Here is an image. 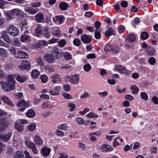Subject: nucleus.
Wrapping results in <instances>:
<instances>
[{
	"label": "nucleus",
	"instance_id": "nucleus-1",
	"mask_svg": "<svg viewBox=\"0 0 158 158\" xmlns=\"http://www.w3.org/2000/svg\"><path fill=\"white\" fill-rule=\"evenodd\" d=\"M14 78L19 82H23L27 80V77L18 73L14 74L13 76L11 75L9 76L7 79V83L5 81H0L2 88L5 91L10 92L15 89V81Z\"/></svg>",
	"mask_w": 158,
	"mask_h": 158
},
{
	"label": "nucleus",
	"instance_id": "nucleus-2",
	"mask_svg": "<svg viewBox=\"0 0 158 158\" xmlns=\"http://www.w3.org/2000/svg\"><path fill=\"white\" fill-rule=\"evenodd\" d=\"M22 11L18 9H15L8 12L6 13V15L11 19L15 17H21Z\"/></svg>",
	"mask_w": 158,
	"mask_h": 158
},
{
	"label": "nucleus",
	"instance_id": "nucleus-3",
	"mask_svg": "<svg viewBox=\"0 0 158 158\" xmlns=\"http://www.w3.org/2000/svg\"><path fill=\"white\" fill-rule=\"evenodd\" d=\"M10 123L7 120L6 118H0V130L3 131L6 130L10 125Z\"/></svg>",
	"mask_w": 158,
	"mask_h": 158
},
{
	"label": "nucleus",
	"instance_id": "nucleus-4",
	"mask_svg": "<svg viewBox=\"0 0 158 158\" xmlns=\"http://www.w3.org/2000/svg\"><path fill=\"white\" fill-rule=\"evenodd\" d=\"M6 31L12 36H17L19 33V30L13 25H10L7 29Z\"/></svg>",
	"mask_w": 158,
	"mask_h": 158
},
{
	"label": "nucleus",
	"instance_id": "nucleus-5",
	"mask_svg": "<svg viewBox=\"0 0 158 158\" xmlns=\"http://www.w3.org/2000/svg\"><path fill=\"white\" fill-rule=\"evenodd\" d=\"M51 54L55 58L57 59H60L63 56V52H59L58 48L56 47H53Z\"/></svg>",
	"mask_w": 158,
	"mask_h": 158
},
{
	"label": "nucleus",
	"instance_id": "nucleus-6",
	"mask_svg": "<svg viewBox=\"0 0 158 158\" xmlns=\"http://www.w3.org/2000/svg\"><path fill=\"white\" fill-rule=\"evenodd\" d=\"M66 80L72 84L75 85L78 84L79 78L78 75H74L72 76L67 77Z\"/></svg>",
	"mask_w": 158,
	"mask_h": 158
},
{
	"label": "nucleus",
	"instance_id": "nucleus-7",
	"mask_svg": "<svg viewBox=\"0 0 158 158\" xmlns=\"http://www.w3.org/2000/svg\"><path fill=\"white\" fill-rule=\"evenodd\" d=\"M17 106L18 107H22L19 109V110L23 111L26 107L29 106L28 103L25 101L24 99H21L17 104Z\"/></svg>",
	"mask_w": 158,
	"mask_h": 158
},
{
	"label": "nucleus",
	"instance_id": "nucleus-8",
	"mask_svg": "<svg viewBox=\"0 0 158 158\" xmlns=\"http://www.w3.org/2000/svg\"><path fill=\"white\" fill-rule=\"evenodd\" d=\"M22 65L19 66V68L22 70H28L30 68V63L27 60H23L22 62Z\"/></svg>",
	"mask_w": 158,
	"mask_h": 158
},
{
	"label": "nucleus",
	"instance_id": "nucleus-9",
	"mask_svg": "<svg viewBox=\"0 0 158 158\" xmlns=\"http://www.w3.org/2000/svg\"><path fill=\"white\" fill-rule=\"evenodd\" d=\"M114 70V71H118L120 73H123L127 74L129 73L128 71L126 69L125 67L121 65H116Z\"/></svg>",
	"mask_w": 158,
	"mask_h": 158
},
{
	"label": "nucleus",
	"instance_id": "nucleus-10",
	"mask_svg": "<svg viewBox=\"0 0 158 158\" xmlns=\"http://www.w3.org/2000/svg\"><path fill=\"white\" fill-rule=\"evenodd\" d=\"M16 58L19 59H24L28 57L27 53L21 51H18L16 54H15Z\"/></svg>",
	"mask_w": 158,
	"mask_h": 158
},
{
	"label": "nucleus",
	"instance_id": "nucleus-11",
	"mask_svg": "<svg viewBox=\"0 0 158 158\" xmlns=\"http://www.w3.org/2000/svg\"><path fill=\"white\" fill-rule=\"evenodd\" d=\"M54 57L52 54L47 53L44 56V58L49 63H52L55 60Z\"/></svg>",
	"mask_w": 158,
	"mask_h": 158
},
{
	"label": "nucleus",
	"instance_id": "nucleus-12",
	"mask_svg": "<svg viewBox=\"0 0 158 158\" xmlns=\"http://www.w3.org/2000/svg\"><path fill=\"white\" fill-rule=\"evenodd\" d=\"M81 39L82 41L85 43L88 44L92 40L91 37L87 35H81Z\"/></svg>",
	"mask_w": 158,
	"mask_h": 158
},
{
	"label": "nucleus",
	"instance_id": "nucleus-13",
	"mask_svg": "<svg viewBox=\"0 0 158 158\" xmlns=\"http://www.w3.org/2000/svg\"><path fill=\"white\" fill-rule=\"evenodd\" d=\"M51 151L50 148L45 146L41 149V153L44 156L47 157L49 155Z\"/></svg>",
	"mask_w": 158,
	"mask_h": 158
},
{
	"label": "nucleus",
	"instance_id": "nucleus-14",
	"mask_svg": "<svg viewBox=\"0 0 158 158\" xmlns=\"http://www.w3.org/2000/svg\"><path fill=\"white\" fill-rule=\"evenodd\" d=\"M60 86H55L53 89H52L50 91V93L52 95H57L59 94L60 89Z\"/></svg>",
	"mask_w": 158,
	"mask_h": 158
},
{
	"label": "nucleus",
	"instance_id": "nucleus-15",
	"mask_svg": "<svg viewBox=\"0 0 158 158\" xmlns=\"http://www.w3.org/2000/svg\"><path fill=\"white\" fill-rule=\"evenodd\" d=\"M44 27L41 25H39L36 27L35 31V34L36 36H39L42 34Z\"/></svg>",
	"mask_w": 158,
	"mask_h": 158
},
{
	"label": "nucleus",
	"instance_id": "nucleus-16",
	"mask_svg": "<svg viewBox=\"0 0 158 158\" xmlns=\"http://www.w3.org/2000/svg\"><path fill=\"white\" fill-rule=\"evenodd\" d=\"M12 132H9L7 134L4 135H0V139L5 142L9 141L12 135Z\"/></svg>",
	"mask_w": 158,
	"mask_h": 158
},
{
	"label": "nucleus",
	"instance_id": "nucleus-17",
	"mask_svg": "<svg viewBox=\"0 0 158 158\" xmlns=\"http://www.w3.org/2000/svg\"><path fill=\"white\" fill-rule=\"evenodd\" d=\"M100 150L102 152H109L113 150V148L109 145L106 144L103 145L100 148Z\"/></svg>",
	"mask_w": 158,
	"mask_h": 158
},
{
	"label": "nucleus",
	"instance_id": "nucleus-18",
	"mask_svg": "<svg viewBox=\"0 0 158 158\" xmlns=\"http://www.w3.org/2000/svg\"><path fill=\"white\" fill-rule=\"evenodd\" d=\"M9 35L8 32L7 31L6 32L3 33L1 36L2 38L7 43H10L11 42V40Z\"/></svg>",
	"mask_w": 158,
	"mask_h": 158
},
{
	"label": "nucleus",
	"instance_id": "nucleus-19",
	"mask_svg": "<svg viewBox=\"0 0 158 158\" xmlns=\"http://www.w3.org/2000/svg\"><path fill=\"white\" fill-rule=\"evenodd\" d=\"M35 20L38 23L41 22L44 18V14L42 13H38L35 16Z\"/></svg>",
	"mask_w": 158,
	"mask_h": 158
},
{
	"label": "nucleus",
	"instance_id": "nucleus-20",
	"mask_svg": "<svg viewBox=\"0 0 158 158\" xmlns=\"http://www.w3.org/2000/svg\"><path fill=\"white\" fill-rule=\"evenodd\" d=\"M52 81V83H55L57 81H59L60 80V77L59 75L55 74L51 77Z\"/></svg>",
	"mask_w": 158,
	"mask_h": 158
},
{
	"label": "nucleus",
	"instance_id": "nucleus-21",
	"mask_svg": "<svg viewBox=\"0 0 158 158\" xmlns=\"http://www.w3.org/2000/svg\"><path fill=\"white\" fill-rule=\"evenodd\" d=\"M14 127L15 129L17 130L19 132H22L23 131L24 126L23 125L15 123Z\"/></svg>",
	"mask_w": 158,
	"mask_h": 158
},
{
	"label": "nucleus",
	"instance_id": "nucleus-22",
	"mask_svg": "<svg viewBox=\"0 0 158 158\" xmlns=\"http://www.w3.org/2000/svg\"><path fill=\"white\" fill-rule=\"evenodd\" d=\"M59 7L61 10H65L67 9L69 7V5L66 2H62L60 3Z\"/></svg>",
	"mask_w": 158,
	"mask_h": 158
},
{
	"label": "nucleus",
	"instance_id": "nucleus-23",
	"mask_svg": "<svg viewBox=\"0 0 158 158\" xmlns=\"http://www.w3.org/2000/svg\"><path fill=\"white\" fill-rule=\"evenodd\" d=\"M34 142L35 144L38 146H40L43 144V141L40 137L38 135L35 137Z\"/></svg>",
	"mask_w": 158,
	"mask_h": 158
},
{
	"label": "nucleus",
	"instance_id": "nucleus-24",
	"mask_svg": "<svg viewBox=\"0 0 158 158\" xmlns=\"http://www.w3.org/2000/svg\"><path fill=\"white\" fill-rule=\"evenodd\" d=\"M1 99L4 103L12 106H14L13 104L7 97L5 96H2L1 97Z\"/></svg>",
	"mask_w": 158,
	"mask_h": 158
},
{
	"label": "nucleus",
	"instance_id": "nucleus-25",
	"mask_svg": "<svg viewBox=\"0 0 158 158\" xmlns=\"http://www.w3.org/2000/svg\"><path fill=\"white\" fill-rule=\"evenodd\" d=\"M20 40L22 42L28 41L30 40V38L28 35L24 34L21 36Z\"/></svg>",
	"mask_w": 158,
	"mask_h": 158
},
{
	"label": "nucleus",
	"instance_id": "nucleus-26",
	"mask_svg": "<svg viewBox=\"0 0 158 158\" xmlns=\"http://www.w3.org/2000/svg\"><path fill=\"white\" fill-rule=\"evenodd\" d=\"M24 156L23 153L18 151L14 154L13 158H24Z\"/></svg>",
	"mask_w": 158,
	"mask_h": 158
},
{
	"label": "nucleus",
	"instance_id": "nucleus-27",
	"mask_svg": "<svg viewBox=\"0 0 158 158\" xmlns=\"http://www.w3.org/2000/svg\"><path fill=\"white\" fill-rule=\"evenodd\" d=\"M63 56L66 60H70L72 59V55L70 53L68 52H63Z\"/></svg>",
	"mask_w": 158,
	"mask_h": 158
},
{
	"label": "nucleus",
	"instance_id": "nucleus-28",
	"mask_svg": "<svg viewBox=\"0 0 158 158\" xmlns=\"http://www.w3.org/2000/svg\"><path fill=\"white\" fill-rule=\"evenodd\" d=\"M127 40L129 42H134L136 40L134 34H131L127 37Z\"/></svg>",
	"mask_w": 158,
	"mask_h": 158
},
{
	"label": "nucleus",
	"instance_id": "nucleus-29",
	"mask_svg": "<svg viewBox=\"0 0 158 158\" xmlns=\"http://www.w3.org/2000/svg\"><path fill=\"white\" fill-rule=\"evenodd\" d=\"M26 116L29 118H32L34 117L35 115V111L32 110H28L26 113Z\"/></svg>",
	"mask_w": 158,
	"mask_h": 158
},
{
	"label": "nucleus",
	"instance_id": "nucleus-30",
	"mask_svg": "<svg viewBox=\"0 0 158 158\" xmlns=\"http://www.w3.org/2000/svg\"><path fill=\"white\" fill-rule=\"evenodd\" d=\"M113 32V30L112 28H109L106 31L105 35L106 36H109L112 35Z\"/></svg>",
	"mask_w": 158,
	"mask_h": 158
},
{
	"label": "nucleus",
	"instance_id": "nucleus-31",
	"mask_svg": "<svg viewBox=\"0 0 158 158\" xmlns=\"http://www.w3.org/2000/svg\"><path fill=\"white\" fill-rule=\"evenodd\" d=\"M40 74V72L38 71L35 70H33L31 73V76L32 77L34 78H36Z\"/></svg>",
	"mask_w": 158,
	"mask_h": 158
},
{
	"label": "nucleus",
	"instance_id": "nucleus-32",
	"mask_svg": "<svg viewBox=\"0 0 158 158\" xmlns=\"http://www.w3.org/2000/svg\"><path fill=\"white\" fill-rule=\"evenodd\" d=\"M130 89L133 90L132 92V94H135V93H138L139 92V89L136 85H131L130 86Z\"/></svg>",
	"mask_w": 158,
	"mask_h": 158
},
{
	"label": "nucleus",
	"instance_id": "nucleus-33",
	"mask_svg": "<svg viewBox=\"0 0 158 158\" xmlns=\"http://www.w3.org/2000/svg\"><path fill=\"white\" fill-rule=\"evenodd\" d=\"M57 128L61 130L66 131L68 129V127L66 124L64 123L58 125Z\"/></svg>",
	"mask_w": 158,
	"mask_h": 158
},
{
	"label": "nucleus",
	"instance_id": "nucleus-34",
	"mask_svg": "<svg viewBox=\"0 0 158 158\" xmlns=\"http://www.w3.org/2000/svg\"><path fill=\"white\" fill-rule=\"evenodd\" d=\"M56 20L59 21V23L61 24L62 23L64 19V17L62 15H57L56 17Z\"/></svg>",
	"mask_w": 158,
	"mask_h": 158
},
{
	"label": "nucleus",
	"instance_id": "nucleus-35",
	"mask_svg": "<svg viewBox=\"0 0 158 158\" xmlns=\"http://www.w3.org/2000/svg\"><path fill=\"white\" fill-rule=\"evenodd\" d=\"M14 66L12 63H8L5 65L4 68L7 70H10L14 68Z\"/></svg>",
	"mask_w": 158,
	"mask_h": 158
},
{
	"label": "nucleus",
	"instance_id": "nucleus-36",
	"mask_svg": "<svg viewBox=\"0 0 158 158\" xmlns=\"http://www.w3.org/2000/svg\"><path fill=\"white\" fill-rule=\"evenodd\" d=\"M36 126L34 123H31L27 127L28 130L31 131H33L36 129Z\"/></svg>",
	"mask_w": 158,
	"mask_h": 158
},
{
	"label": "nucleus",
	"instance_id": "nucleus-37",
	"mask_svg": "<svg viewBox=\"0 0 158 158\" xmlns=\"http://www.w3.org/2000/svg\"><path fill=\"white\" fill-rule=\"evenodd\" d=\"M25 144L28 147L31 148V149L33 148V147H34L35 146L34 143L31 142L27 140L25 142Z\"/></svg>",
	"mask_w": 158,
	"mask_h": 158
},
{
	"label": "nucleus",
	"instance_id": "nucleus-38",
	"mask_svg": "<svg viewBox=\"0 0 158 158\" xmlns=\"http://www.w3.org/2000/svg\"><path fill=\"white\" fill-rule=\"evenodd\" d=\"M147 53L149 55H153L154 53V49L152 48H148L146 51Z\"/></svg>",
	"mask_w": 158,
	"mask_h": 158
},
{
	"label": "nucleus",
	"instance_id": "nucleus-39",
	"mask_svg": "<svg viewBox=\"0 0 158 158\" xmlns=\"http://www.w3.org/2000/svg\"><path fill=\"white\" fill-rule=\"evenodd\" d=\"M148 36V35L147 32H143L141 33L140 37L143 40H144L147 39Z\"/></svg>",
	"mask_w": 158,
	"mask_h": 158
},
{
	"label": "nucleus",
	"instance_id": "nucleus-40",
	"mask_svg": "<svg viewBox=\"0 0 158 158\" xmlns=\"http://www.w3.org/2000/svg\"><path fill=\"white\" fill-rule=\"evenodd\" d=\"M149 63L151 65H154L156 62V59L153 57H151L149 58L148 60Z\"/></svg>",
	"mask_w": 158,
	"mask_h": 158
},
{
	"label": "nucleus",
	"instance_id": "nucleus-41",
	"mask_svg": "<svg viewBox=\"0 0 158 158\" xmlns=\"http://www.w3.org/2000/svg\"><path fill=\"white\" fill-rule=\"evenodd\" d=\"M112 49V45L109 44H107L104 48V51L106 52L109 51H111Z\"/></svg>",
	"mask_w": 158,
	"mask_h": 158
},
{
	"label": "nucleus",
	"instance_id": "nucleus-42",
	"mask_svg": "<svg viewBox=\"0 0 158 158\" xmlns=\"http://www.w3.org/2000/svg\"><path fill=\"white\" fill-rule=\"evenodd\" d=\"M0 56L2 57L6 56V51L5 49L0 48Z\"/></svg>",
	"mask_w": 158,
	"mask_h": 158
},
{
	"label": "nucleus",
	"instance_id": "nucleus-43",
	"mask_svg": "<svg viewBox=\"0 0 158 158\" xmlns=\"http://www.w3.org/2000/svg\"><path fill=\"white\" fill-rule=\"evenodd\" d=\"M73 43L74 45L77 46H79L81 45V42L79 39H76L74 40L73 41Z\"/></svg>",
	"mask_w": 158,
	"mask_h": 158
},
{
	"label": "nucleus",
	"instance_id": "nucleus-44",
	"mask_svg": "<svg viewBox=\"0 0 158 158\" xmlns=\"http://www.w3.org/2000/svg\"><path fill=\"white\" fill-rule=\"evenodd\" d=\"M40 78L41 80V82L43 83H45L47 81L48 77L46 75H43L41 76Z\"/></svg>",
	"mask_w": 158,
	"mask_h": 158
},
{
	"label": "nucleus",
	"instance_id": "nucleus-45",
	"mask_svg": "<svg viewBox=\"0 0 158 158\" xmlns=\"http://www.w3.org/2000/svg\"><path fill=\"white\" fill-rule=\"evenodd\" d=\"M101 23L99 21H96L95 23L94 26L96 28V31H100L101 29H99V28L101 26Z\"/></svg>",
	"mask_w": 158,
	"mask_h": 158
},
{
	"label": "nucleus",
	"instance_id": "nucleus-46",
	"mask_svg": "<svg viewBox=\"0 0 158 158\" xmlns=\"http://www.w3.org/2000/svg\"><path fill=\"white\" fill-rule=\"evenodd\" d=\"M112 49L111 51H112V52L114 53H115L119 52V49L118 47L116 46H114L113 47L112 46Z\"/></svg>",
	"mask_w": 158,
	"mask_h": 158
},
{
	"label": "nucleus",
	"instance_id": "nucleus-47",
	"mask_svg": "<svg viewBox=\"0 0 158 158\" xmlns=\"http://www.w3.org/2000/svg\"><path fill=\"white\" fill-rule=\"evenodd\" d=\"M63 96L65 99H71L72 98V96L69 94L65 93L63 94Z\"/></svg>",
	"mask_w": 158,
	"mask_h": 158
},
{
	"label": "nucleus",
	"instance_id": "nucleus-48",
	"mask_svg": "<svg viewBox=\"0 0 158 158\" xmlns=\"http://www.w3.org/2000/svg\"><path fill=\"white\" fill-rule=\"evenodd\" d=\"M46 37H48V29L46 27H44V29L43 30L42 33Z\"/></svg>",
	"mask_w": 158,
	"mask_h": 158
},
{
	"label": "nucleus",
	"instance_id": "nucleus-49",
	"mask_svg": "<svg viewBox=\"0 0 158 158\" xmlns=\"http://www.w3.org/2000/svg\"><path fill=\"white\" fill-rule=\"evenodd\" d=\"M37 63L41 66H43L44 65V64L43 62L41 57H38L37 58Z\"/></svg>",
	"mask_w": 158,
	"mask_h": 158
},
{
	"label": "nucleus",
	"instance_id": "nucleus-50",
	"mask_svg": "<svg viewBox=\"0 0 158 158\" xmlns=\"http://www.w3.org/2000/svg\"><path fill=\"white\" fill-rule=\"evenodd\" d=\"M87 116L89 117H93L94 118H97L98 117V114H94L93 112H91L88 113Z\"/></svg>",
	"mask_w": 158,
	"mask_h": 158
},
{
	"label": "nucleus",
	"instance_id": "nucleus-51",
	"mask_svg": "<svg viewBox=\"0 0 158 158\" xmlns=\"http://www.w3.org/2000/svg\"><path fill=\"white\" fill-rule=\"evenodd\" d=\"M125 30L124 27L123 25H120L118 27V31L120 33H123Z\"/></svg>",
	"mask_w": 158,
	"mask_h": 158
},
{
	"label": "nucleus",
	"instance_id": "nucleus-52",
	"mask_svg": "<svg viewBox=\"0 0 158 158\" xmlns=\"http://www.w3.org/2000/svg\"><path fill=\"white\" fill-rule=\"evenodd\" d=\"M60 34V31L58 28H56L54 30L53 34L55 36H59Z\"/></svg>",
	"mask_w": 158,
	"mask_h": 158
},
{
	"label": "nucleus",
	"instance_id": "nucleus-53",
	"mask_svg": "<svg viewBox=\"0 0 158 158\" xmlns=\"http://www.w3.org/2000/svg\"><path fill=\"white\" fill-rule=\"evenodd\" d=\"M91 67V66L89 64H87L83 66L84 69L86 72L89 71Z\"/></svg>",
	"mask_w": 158,
	"mask_h": 158
},
{
	"label": "nucleus",
	"instance_id": "nucleus-54",
	"mask_svg": "<svg viewBox=\"0 0 158 158\" xmlns=\"http://www.w3.org/2000/svg\"><path fill=\"white\" fill-rule=\"evenodd\" d=\"M141 97L143 99L146 100L148 99V96L147 94L144 92H142L140 94Z\"/></svg>",
	"mask_w": 158,
	"mask_h": 158
},
{
	"label": "nucleus",
	"instance_id": "nucleus-55",
	"mask_svg": "<svg viewBox=\"0 0 158 158\" xmlns=\"http://www.w3.org/2000/svg\"><path fill=\"white\" fill-rule=\"evenodd\" d=\"M66 41L64 40H60L58 42V45L60 47H63L65 45Z\"/></svg>",
	"mask_w": 158,
	"mask_h": 158
},
{
	"label": "nucleus",
	"instance_id": "nucleus-56",
	"mask_svg": "<svg viewBox=\"0 0 158 158\" xmlns=\"http://www.w3.org/2000/svg\"><path fill=\"white\" fill-rule=\"evenodd\" d=\"M7 2L3 0H0V7L2 9H3L5 5L7 3Z\"/></svg>",
	"mask_w": 158,
	"mask_h": 158
},
{
	"label": "nucleus",
	"instance_id": "nucleus-57",
	"mask_svg": "<svg viewBox=\"0 0 158 158\" xmlns=\"http://www.w3.org/2000/svg\"><path fill=\"white\" fill-rule=\"evenodd\" d=\"M63 89L64 91L68 92L70 90L71 88L69 85L65 84L63 85Z\"/></svg>",
	"mask_w": 158,
	"mask_h": 158
},
{
	"label": "nucleus",
	"instance_id": "nucleus-58",
	"mask_svg": "<svg viewBox=\"0 0 158 158\" xmlns=\"http://www.w3.org/2000/svg\"><path fill=\"white\" fill-rule=\"evenodd\" d=\"M114 140L115 142H116L118 144H120L123 141L122 139L120 138V137L115 138Z\"/></svg>",
	"mask_w": 158,
	"mask_h": 158
},
{
	"label": "nucleus",
	"instance_id": "nucleus-59",
	"mask_svg": "<svg viewBox=\"0 0 158 158\" xmlns=\"http://www.w3.org/2000/svg\"><path fill=\"white\" fill-rule=\"evenodd\" d=\"M140 22V20L138 18H136L135 19L134 21L133 22L132 25L133 26H135L137 24H138Z\"/></svg>",
	"mask_w": 158,
	"mask_h": 158
},
{
	"label": "nucleus",
	"instance_id": "nucleus-60",
	"mask_svg": "<svg viewBox=\"0 0 158 158\" xmlns=\"http://www.w3.org/2000/svg\"><path fill=\"white\" fill-rule=\"evenodd\" d=\"M120 5L122 7L126 8L127 6L128 2L126 1H123L121 2Z\"/></svg>",
	"mask_w": 158,
	"mask_h": 158
},
{
	"label": "nucleus",
	"instance_id": "nucleus-61",
	"mask_svg": "<svg viewBox=\"0 0 158 158\" xmlns=\"http://www.w3.org/2000/svg\"><path fill=\"white\" fill-rule=\"evenodd\" d=\"M125 99L130 101H131L134 99L133 97L130 94L126 95L125 96Z\"/></svg>",
	"mask_w": 158,
	"mask_h": 158
},
{
	"label": "nucleus",
	"instance_id": "nucleus-62",
	"mask_svg": "<svg viewBox=\"0 0 158 158\" xmlns=\"http://www.w3.org/2000/svg\"><path fill=\"white\" fill-rule=\"evenodd\" d=\"M56 134L58 136H63L64 135V132L61 131L57 130L56 132Z\"/></svg>",
	"mask_w": 158,
	"mask_h": 158
},
{
	"label": "nucleus",
	"instance_id": "nucleus-63",
	"mask_svg": "<svg viewBox=\"0 0 158 158\" xmlns=\"http://www.w3.org/2000/svg\"><path fill=\"white\" fill-rule=\"evenodd\" d=\"M94 37L96 39H98L101 37V35L100 32L98 31H96L94 33Z\"/></svg>",
	"mask_w": 158,
	"mask_h": 158
},
{
	"label": "nucleus",
	"instance_id": "nucleus-64",
	"mask_svg": "<svg viewBox=\"0 0 158 158\" xmlns=\"http://www.w3.org/2000/svg\"><path fill=\"white\" fill-rule=\"evenodd\" d=\"M152 101L154 103L157 104H158V98L156 96H154L152 98Z\"/></svg>",
	"mask_w": 158,
	"mask_h": 158
}]
</instances>
